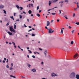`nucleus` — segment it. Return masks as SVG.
I'll list each match as a JSON object with an SVG mask.
<instances>
[{
	"label": "nucleus",
	"mask_w": 79,
	"mask_h": 79,
	"mask_svg": "<svg viewBox=\"0 0 79 79\" xmlns=\"http://www.w3.org/2000/svg\"><path fill=\"white\" fill-rule=\"evenodd\" d=\"M73 17H74V16H75V13H73Z\"/></svg>",
	"instance_id": "de8ad7c7"
},
{
	"label": "nucleus",
	"mask_w": 79,
	"mask_h": 79,
	"mask_svg": "<svg viewBox=\"0 0 79 79\" xmlns=\"http://www.w3.org/2000/svg\"><path fill=\"white\" fill-rule=\"evenodd\" d=\"M45 29H48V30H49L48 28H47V26L45 27Z\"/></svg>",
	"instance_id": "f704fd0d"
},
{
	"label": "nucleus",
	"mask_w": 79,
	"mask_h": 79,
	"mask_svg": "<svg viewBox=\"0 0 79 79\" xmlns=\"http://www.w3.org/2000/svg\"><path fill=\"white\" fill-rule=\"evenodd\" d=\"M23 13H24V14H26V13L24 11H23Z\"/></svg>",
	"instance_id": "680f3d73"
},
{
	"label": "nucleus",
	"mask_w": 79,
	"mask_h": 79,
	"mask_svg": "<svg viewBox=\"0 0 79 79\" xmlns=\"http://www.w3.org/2000/svg\"><path fill=\"white\" fill-rule=\"evenodd\" d=\"M9 30L11 32H13L14 33H15V32H16L15 30V29H14L12 27H10Z\"/></svg>",
	"instance_id": "f257e3e1"
},
{
	"label": "nucleus",
	"mask_w": 79,
	"mask_h": 79,
	"mask_svg": "<svg viewBox=\"0 0 79 79\" xmlns=\"http://www.w3.org/2000/svg\"><path fill=\"white\" fill-rule=\"evenodd\" d=\"M58 8V7L56 6V7H55L53 8L52 9H53H53H54V8Z\"/></svg>",
	"instance_id": "c9c22d12"
},
{
	"label": "nucleus",
	"mask_w": 79,
	"mask_h": 79,
	"mask_svg": "<svg viewBox=\"0 0 79 79\" xmlns=\"http://www.w3.org/2000/svg\"><path fill=\"white\" fill-rule=\"evenodd\" d=\"M74 10L75 11H76V10H77V9L74 8Z\"/></svg>",
	"instance_id": "603ef678"
},
{
	"label": "nucleus",
	"mask_w": 79,
	"mask_h": 79,
	"mask_svg": "<svg viewBox=\"0 0 79 79\" xmlns=\"http://www.w3.org/2000/svg\"><path fill=\"white\" fill-rule=\"evenodd\" d=\"M63 2H64V1H61V4H62L63 3Z\"/></svg>",
	"instance_id": "ea45409f"
},
{
	"label": "nucleus",
	"mask_w": 79,
	"mask_h": 79,
	"mask_svg": "<svg viewBox=\"0 0 79 79\" xmlns=\"http://www.w3.org/2000/svg\"><path fill=\"white\" fill-rule=\"evenodd\" d=\"M11 65L12 66V67L13 66V63H12L11 64Z\"/></svg>",
	"instance_id": "5fc2aeb1"
},
{
	"label": "nucleus",
	"mask_w": 79,
	"mask_h": 79,
	"mask_svg": "<svg viewBox=\"0 0 79 79\" xmlns=\"http://www.w3.org/2000/svg\"><path fill=\"white\" fill-rule=\"evenodd\" d=\"M30 31H32V29H31L30 30L28 31V32H30Z\"/></svg>",
	"instance_id": "a19ab883"
},
{
	"label": "nucleus",
	"mask_w": 79,
	"mask_h": 79,
	"mask_svg": "<svg viewBox=\"0 0 79 79\" xmlns=\"http://www.w3.org/2000/svg\"><path fill=\"white\" fill-rule=\"evenodd\" d=\"M51 76H52V77H55V76H57V74H55V75H53V74H52L51 75Z\"/></svg>",
	"instance_id": "1a4fd4ad"
},
{
	"label": "nucleus",
	"mask_w": 79,
	"mask_h": 79,
	"mask_svg": "<svg viewBox=\"0 0 79 79\" xmlns=\"http://www.w3.org/2000/svg\"><path fill=\"white\" fill-rule=\"evenodd\" d=\"M28 27L29 28H31L32 27L30 26H28Z\"/></svg>",
	"instance_id": "4d7b16f0"
},
{
	"label": "nucleus",
	"mask_w": 79,
	"mask_h": 79,
	"mask_svg": "<svg viewBox=\"0 0 79 79\" xmlns=\"http://www.w3.org/2000/svg\"><path fill=\"white\" fill-rule=\"evenodd\" d=\"M32 71H33V72L35 73V72H36V70L34 69H33L32 70Z\"/></svg>",
	"instance_id": "6e6552de"
},
{
	"label": "nucleus",
	"mask_w": 79,
	"mask_h": 79,
	"mask_svg": "<svg viewBox=\"0 0 79 79\" xmlns=\"http://www.w3.org/2000/svg\"><path fill=\"white\" fill-rule=\"evenodd\" d=\"M48 30V33H53V32H55V31L52 30V28H50Z\"/></svg>",
	"instance_id": "7ed1b4c3"
},
{
	"label": "nucleus",
	"mask_w": 79,
	"mask_h": 79,
	"mask_svg": "<svg viewBox=\"0 0 79 79\" xmlns=\"http://www.w3.org/2000/svg\"><path fill=\"white\" fill-rule=\"evenodd\" d=\"M27 66H28V67H29V68H30V67H31V65H30V64H27Z\"/></svg>",
	"instance_id": "473e14b6"
},
{
	"label": "nucleus",
	"mask_w": 79,
	"mask_h": 79,
	"mask_svg": "<svg viewBox=\"0 0 79 79\" xmlns=\"http://www.w3.org/2000/svg\"><path fill=\"white\" fill-rule=\"evenodd\" d=\"M6 67L7 68H9V66H8V65H6Z\"/></svg>",
	"instance_id": "e433bc0d"
},
{
	"label": "nucleus",
	"mask_w": 79,
	"mask_h": 79,
	"mask_svg": "<svg viewBox=\"0 0 79 79\" xmlns=\"http://www.w3.org/2000/svg\"><path fill=\"white\" fill-rule=\"evenodd\" d=\"M20 8V10H22L23 9V8L21 7H19Z\"/></svg>",
	"instance_id": "cd10ccee"
},
{
	"label": "nucleus",
	"mask_w": 79,
	"mask_h": 79,
	"mask_svg": "<svg viewBox=\"0 0 79 79\" xmlns=\"http://www.w3.org/2000/svg\"><path fill=\"white\" fill-rule=\"evenodd\" d=\"M36 15L38 17H40V15L39 14H37Z\"/></svg>",
	"instance_id": "4468645a"
},
{
	"label": "nucleus",
	"mask_w": 79,
	"mask_h": 79,
	"mask_svg": "<svg viewBox=\"0 0 79 79\" xmlns=\"http://www.w3.org/2000/svg\"><path fill=\"white\" fill-rule=\"evenodd\" d=\"M44 53L45 55V56H46V55H47V53L45 52H44Z\"/></svg>",
	"instance_id": "13d9d810"
},
{
	"label": "nucleus",
	"mask_w": 79,
	"mask_h": 79,
	"mask_svg": "<svg viewBox=\"0 0 79 79\" xmlns=\"http://www.w3.org/2000/svg\"><path fill=\"white\" fill-rule=\"evenodd\" d=\"M7 33L8 34H9V35H12V33H11V32H8Z\"/></svg>",
	"instance_id": "9d476101"
},
{
	"label": "nucleus",
	"mask_w": 79,
	"mask_h": 79,
	"mask_svg": "<svg viewBox=\"0 0 79 79\" xmlns=\"http://www.w3.org/2000/svg\"><path fill=\"white\" fill-rule=\"evenodd\" d=\"M63 7V4H61V5H60V7Z\"/></svg>",
	"instance_id": "49530a36"
},
{
	"label": "nucleus",
	"mask_w": 79,
	"mask_h": 79,
	"mask_svg": "<svg viewBox=\"0 0 79 79\" xmlns=\"http://www.w3.org/2000/svg\"><path fill=\"white\" fill-rule=\"evenodd\" d=\"M41 11H42V10H40L39 11V13H41Z\"/></svg>",
	"instance_id": "bf43d9fd"
},
{
	"label": "nucleus",
	"mask_w": 79,
	"mask_h": 79,
	"mask_svg": "<svg viewBox=\"0 0 79 79\" xmlns=\"http://www.w3.org/2000/svg\"><path fill=\"white\" fill-rule=\"evenodd\" d=\"M51 3H52V2H51V1H49V3H48L49 6H51Z\"/></svg>",
	"instance_id": "0eeeda50"
},
{
	"label": "nucleus",
	"mask_w": 79,
	"mask_h": 79,
	"mask_svg": "<svg viewBox=\"0 0 79 79\" xmlns=\"http://www.w3.org/2000/svg\"><path fill=\"white\" fill-rule=\"evenodd\" d=\"M6 63H8V59H6Z\"/></svg>",
	"instance_id": "09e8293b"
},
{
	"label": "nucleus",
	"mask_w": 79,
	"mask_h": 79,
	"mask_svg": "<svg viewBox=\"0 0 79 79\" xmlns=\"http://www.w3.org/2000/svg\"><path fill=\"white\" fill-rule=\"evenodd\" d=\"M13 69V68L12 67H10V70H12Z\"/></svg>",
	"instance_id": "72a5a7b5"
},
{
	"label": "nucleus",
	"mask_w": 79,
	"mask_h": 79,
	"mask_svg": "<svg viewBox=\"0 0 79 79\" xmlns=\"http://www.w3.org/2000/svg\"><path fill=\"white\" fill-rule=\"evenodd\" d=\"M3 11H4V14H6V11H5V10H3Z\"/></svg>",
	"instance_id": "dca6fc26"
},
{
	"label": "nucleus",
	"mask_w": 79,
	"mask_h": 79,
	"mask_svg": "<svg viewBox=\"0 0 79 79\" xmlns=\"http://www.w3.org/2000/svg\"><path fill=\"white\" fill-rule=\"evenodd\" d=\"M69 29H71V26H69Z\"/></svg>",
	"instance_id": "6e6d98bb"
},
{
	"label": "nucleus",
	"mask_w": 79,
	"mask_h": 79,
	"mask_svg": "<svg viewBox=\"0 0 79 79\" xmlns=\"http://www.w3.org/2000/svg\"><path fill=\"white\" fill-rule=\"evenodd\" d=\"M27 21L28 22H29V19H27Z\"/></svg>",
	"instance_id": "0e129e2a"
},
{
	"label": "nucleus",
	"mask_w": 79,
	"mask_h": 79,
	"mask_svg": "<svg viewBox=\"0 0 79 79\" xmlns=\"http://www.w3.org/2000/svg\"><path fill=\"white\" fill-rule=\"evenodd\" d=\"M18 47L20 49H21V48L20 47H19V46H18Z\"/></svg>",
	"instance_id": "8fccbe9b"
},
{
	"label": "nucleus",
	"mask_w": 79,
	"mask_h": 79,
	"mask_svg": "<svg viewBox=\"0 0 79 79\" xmlns=\"http://www.w3.org/2000/svg\"><path fill=\"white\" fill-rule=\"evenodd\" d=\"M76 78L77 79H79V75H76Z\"/></svg>",
	"instance_id": "423d86ee"
},
{
	"label": "nucleus",
	"mask_w": 79,
	"mask_h": 79,
	"mask_svg": "<svg viewBox=\"0 0 79 79\" xmlns=\"http://www.w3.org/2000/svg\"><path fill=\"white\" fill-rule=\"evenodd\" d=\"M19 18L20 19H22V18H23V16H21V15H19Z\"/></svg>",
	"instance_id": "aec40b11"
},
{
	"label": "nucleus",
	"mask_w": 79,
	"mask_h": 79,
	"mask_svg": "<svg viewBox=\"0 0 79 79\" xmlns=\"http://www.w3.org/2000/svg\"><path fill=\"white\" fill-rule=\"evenodd\" d=\"M73 44H74V42L73 41H72L71 42V45H73Z\"/></svg>",
	"instance_id": "4be33fe9"
},
{
	"label": "nucleus",
	"mask_w": 79,
	"mask_h": 79,
	"mask_svg": "<svg viewBox=\"0 0 79 79\" xmlns=\"http://www.w3.org/2000/svg\"><path fill=\"white\" fill-rule=\"evenodd\" d=\"M3 62L4 63H5V60H3Z\"/></svg>",
	"instance_id": "69168bd1"
},
{
	"label": "nucleus",
	"mask_w": 79,
	"mask_h": 79,
	"mask_svg": "<svg viewBox=\"0 0 79 79\" xmlns=\"http://www.w3.org/2000/svg\"><path fill=\"white\" fill-rule=\"evenodd\" d=\"M12 44H13V45H15V42H12Z\"/></svg>",
	"instance_id": "4c0bfd02"
},
{
	"label": "nucleus",
	"mask_w": 79,
	"mask_h": 79,
	"mask_svg": "<svg viewBox=\"0 0 79 79\" xmlns=\"http://www.w3.org/2000/svg\"><path fill=\"white\" fill-rule=\"evenodd\" d=\"M76 24L77 25H79V22H77L76 23Z\"/></svg>",
	"instance_id": "a878e982"
},
{
	"label": "nucleus",
	"mask_w": 79,
	"mask_h": 79,
	"mask_svg": "<svg viewBox=\"0 0 79 79\" xmlns=\"http://www.w3.org/2000/svg\"><path fill=\"white\" fill-rule=\"evenodd\" d=\"M16 7L18 8V9H19V6L18 5H16Z\"/></svg>",
	"instance_id": "f3484780"
},
{
	"label": "nucleus",
	"mask_w": 79,
	"mask_h": 79,
	"mask_svg": "<svg viewBox=\"0 0 79 79\" xmlns=\"http://www.w3.org/2000/svg\"><path fill=\"white\" fill-rule=\"evenodd\" d=\"M64 17L66 19H68V18L67 17V15H64Z\"/></svg>",
	"instance_id": "6ab92c4d"
},
{
	"label": "nucleus",
	"mask_w": 79,
	"mask_h": 79,
	"mask_svg": "<svg viewBox=\"0 0 79 79\" xmlns=\"http://www.w3.org/2000/svg\"><path fill=\"white\" fill-rule=\"evenodd\" d=\"M14 29H16V25H15V24H14Z\"/></svg>",
	"instance_id": "a211bd4d"
},
{
	"label": "nucleus",
	"mask_w": 79,
	"mask_h": 79,
	"mask_svg": "<svg viewBox=\"0 0 79 79\" xmlns=\"http://www.w3.org/2000/svg\"><path fill=\"white\" fill-rule=\"evenodd\" d=\"M56 14V13H52V15H55Z\"/></svg>",
	"instance_id": "c756f323"
},
{
	"label": "nucleus",
	"mask_w": 79,
	"mask_h": 79,
	"mask_svg": "<svg viewBox=\"0 0 79 79\" xmlns=\"http://www.w3.org/2000/svg\"><path fill=\"white\" fill-rule=\"evenodd\" d=\"M61 33L63 34V29H61Z\"/></svg>",
	"instance_id": "5701e85b"
},
{
	"label": "nucleus",
	"mask_w": 79,
	"mask_h": 79,
	"mask_svg": "<svg viewBox=\"0 0 79 79\" xmlns=\"http://www.w3.org/2000/svg\"><path fill=\"white\" fill-rule=\"evenodd\" d=\"M24 27H27V26H26V24H24Z\"/></svg>",
	"instance_id": "37998d69"
},
{
	"label": "nucleus",
	"mask_w": 79,
	"mask_h": 79,
	"mask_svg": "<svg viewBox=\"0 0 79 79\" xmlns=\"http://www.w3.org/2000/svg\"><path fill=\"white\" fill-rule=\"evenodd\" d=\"M51 3H56V0H55V1L54 0H52L51 1Z\"/></svg>",
	"instance_id": "9b49d317"
},
{
	"label": "nucleus",
	"mask_w": 79,
	"mask_h": 79,
	"mask_svg": "<svg viewBox=\"0 0 79 79\" xmlns=\"http://www.w3.org/2000/svg\"><path fill=\"white\" fill-rule=\"evenodd\" d=\"M57 22H59L60 21V20H59V19H58L57 20Z\"/></svg>",
	"instance_id": "3c124183"
},
{
	"label": "nucleus",
	"mask_w": 79,
	"mask_h": 79,
	"mask_svg": "<svg viewBox=\"0 0 79 79\" xmlns=\"http://www.w3.org/2000/svg\"><path fill=\"white\" fill-rule=\"evenodd\" d=\"M75 77V73H72L70 75V78H73Z\"/></svg>",
	"instance_id": "f03ea898"
},
{
	"label": "nucleus",
	"mask_w": 79,
	"mask_h": 79,
	"mask_svg": "<svg viewBox=\"0 0 79 79\" xmlns=\"http://www.w3.org/2000/svg\"><path fill=\"white\" fill-rule=\"evenodd\" d=\"M28 51L29 52V53H32V52L31 51V50H28Z\"/></svg>",
	"instance_id": "b1692460"
},
{
	"label": "nucleus",
	"mask_w": 79,
	"mask_h": 79,
	"mask_svg": "<svg viewBox=\"0 0 79 79\" xmlns=\"http://www.w3.org/2000/svg\"><path fill=\"white\" fill-rule=\"evenodd\" d=\"M77 56V54H75L74 56V58H76Z\"/></svg>",
	"instance_id": "ddd939ff"
},
{
	"label": "nucleus",
	"mask_w": 79,
	"mask_h": 79,
	"mask_svg": "<svg viewBox=\"0 0 79 79\" xmlns=\"http://www.w3.org/2000/svg\"><path fill=\"white\" fill-rule=\"evenodd\" d=\"M64 2L68 3L69 2V1H68V0H65Z\"/></svg>",
	"instance_id": "2eb2a0df"
},
{
	"label": "nucleus",
	"mask_w": 79,
	"mask_h": 79,
	"mask_svg": "<svg viewBox=\"0 0 79 79\" xmlns=\"http://www.w3.org/2000/svg\"><path fill=\"white\" fill-rule=\"evenodd\" d=\"M77 7L78 8H79V4H77Z\"/></svg>",
	"instance_id": "338daca9"
},
{
	"label": "nucleus",
	"mask_w": 79,
	"mask_h": 79,
	"mask_svg": "<svg viewBox=\"0 0 79 79\" xmlns=\"http://www.w3.org/2000/svg\"><path fill=\"white\" fill-rule=\"evenodd\" d=\"M59 12H60V14H61V10H59Z\"/></svg>",
	"instance_id": "c03bdc74"
},
{
	"label": "nucleus",
	"mask_w": 79,
	"mask_h": 79,
	"mask_svg": "<svg viewBox=\"0 0 79 79\" xmlns=\"http://www.w3.org/2000/svg\"><path fill=\"white\" fill-rule=\"evenodd\" d=\"M4 8V6L2 5H1L0 6V8L1 9H2V8Z\"/></svg>",
	"instance_id": "20e7f679"
},
{
	"label": "nucleus",
	"mask_w": 79,
	"mask_h": 79,
	"mask_svg": "<svg viewBox=\"0 0 79 79\" xmlns=\"http://www.w3.org/2000/svg\"><path fill=\"white\" fill-rule=\"evenodd\" d=\"M47 26H50V22L48 21H47Z\"/></svg>",
	"instance_id": "39448f33"
},
{
	"label": "nucleus",
	"mask_w": 79,
	"mask_h": 79,
	"mask_svg": "<svg viewBox=\"0 0 79 79\" xmlns=\"http://www.w3.org/2000/svg\"><path fill=\"white\" fill-rule=\"evenodd\" d=\"M30 5L32 6V7H33V4H31Z\"/></svg>",
	"instance_id": "58836bf2"
},
{
	"label": "nucleus",
	"mask_w": 79,
	"mask_h": 79,
	"mask_svg": "<svg viewBox=\"0 0 79 79\" xmlns=\"http://www.w3.org/2000/svg\"><path fill=\"white\" fill-rule=\"evenodd\" d=\"M28 13L29 14H31L32 13V11L31 10H29L28 11Z\"/></svg>",
	"instance_id": "f8f14e48"
},
{
	"label": "nucleus",
	"mask_w": 79,
	"mask_h": 79,
	"mask_svg": "<svg viewBox=\"0 0 79 79\" xmlns=\"http://www.w3.org/2000/svg\"><path fill=\"white\" fill-rule=\"evenodd\" d=\"M10 18H11V19H12L13 18V16H12L11 17L10 16Z\"/></svg>",
	"instance_id": "a18cd8bd"
},
{
	"label": "nucleus",
	"mask_w": 79,
	"mask_h": 79,
	"mask_svg": "<svg viewBox=\"0 0 79 79\" xmlns=\"http://www.w3.org/2000/svg\"><path fill=\"white\" fill-rule=\"evenodd\" d=\"M39 49L40 50H41V51L42 50V49L40 48H39Z\"/></svg>",
	"instance_id": "052dcab7"
},
{
	"label": "nucleus",
	"mask_w": 79,
	"mask_h": 79,
	"mask_svg": "<svg viewBox=\"0 0 79 79\" xmlns=\"http://www.w3.org/2000/svg\"><path fill=\"white\" fill-rule=\"evenodd\" d=\"M41 64H44V62H41Z\"/></svg>",
	"instance_id": "e2e57ef3"
},
{
	"label": "nucleus",
	"mask_w": 79,
	"mask_h": 79,
	"mask_svg": "<svg viewBox=\"0 0 79 79\" xmlns=\"http://www.w3.org/2000/svg\"><path fill=\"white\" fill-rule=\"evenodd\" d=\"M32 57L33 58H35V56H34L33 55L32 56Z\"/></svg>",
	"instance_id": "bb28decb"
},
{
	"label": "nucleus",
	"mask_w": 79,
	"mask_h": 79,
	"mask_svg": "<svg viewBox=\"0 0 79 79\" xmlns=\"http://www.w3.org/2000/svg\"><path fill=\"white\" fill-rule=\"evenodd\" d=\"M31 36H32V37H34V36H35V34H32Z\"/></svg>",
	"instance_id": "7c9ffc66"
},
{
	"label": "nucleus",
	"mask_w": 79,
	"mask_h": 79,
	"mask_svg": "<svg viewBox=\"0 0 79 79\" xmlns=\"http://www.w3.org/2000/svg\"><path fill=\"white\" fill-rule=\"evenodd\" d=\"M53 10V9L52 8V9H49V10H47V11H50V10Z\"/></svg>",
	"instance_id": "393cba45"
},
{
	"label": "nucleus",
	"mask_w": 79,
	"mask_h": 79,
	"mask_svg": "<svg viewBox=\"0 0 79 79\" xmlns=\"http://www.w3.org/2000/svg\"><path fill=\"white\" fill-rule=\"evenodd\" d=\"M19 21V19H17L16 20V21Z\"/></svg>",
	"instance_id": "79ce46f5"
},
{
	"label": "nucleus",
	"mask_w": 79,
	"mask_h": 79,
	"mask_svg": "<svg viewBox=\"0 0 79 79\" xmlns=\"http://www.w3.org/2000/svg\"><path fill=\"white\" fill-rule=\"evenodd\" d=\"M72 34H74V30H72Z\"/></svg>",
	"instance_id": "c85d7f7f"
},
{
	"label": "nucleus",
	"mask_w": 79,
	"mask_h": 79,
	"mask_svg": "<svg viewBox=\"0 0 79 79\" xmlns=\"http://www.w3.org/2000/svg\"><path fill=\"white\" fill-rule=\"evenodd\" d=\"M39 9V6H38L37 7V10H38V9Z\"/></svg>",
	"instance_id": "2f4dec72"
},
{
	"label": "nucleus",
	"mask_w": 79,
	"mask_h": 79,
	"mask_svg": "<svg viewBox=\"0 0 79 79\" xmlns=\"http://www.w3.org/2000/svg\"><path fill=\"white\" fill-rule=\"evenodd\" d=\"M45 53H47V50H45Z\"/></svg>",
	"instance_id": "864d4df0"
},
{
	"label": "nucleus",
	"mask_w": 79,
	"mask_h": 79,
	"mask_svg": "<svg viewBox=\"0 0 79 79\" xmlns=\"http://www.w3.org/2000/svg\"><path fill=\"white\" fill-rule=\"evenodd\" d=\"M9 24H10V23L8 22L6 24V26H8L9 25Z\"/></svg>",
	"instance_id": "412c9836"
},
{
	"label": "nucleus",
	"mask_w": 79,
	"mask_h": 79,
	"mask_svg": "<svg viewBox=\"0 0 79 79\" xmlns=\"http://www.w3.org/2000/svg\"><path fill=\"white\" fill-rule=\"evenodd\" d=\"M27 50H29V47H27Z\"/></svg>",
	"instance_id": "774afa93"
}]
</instances>
